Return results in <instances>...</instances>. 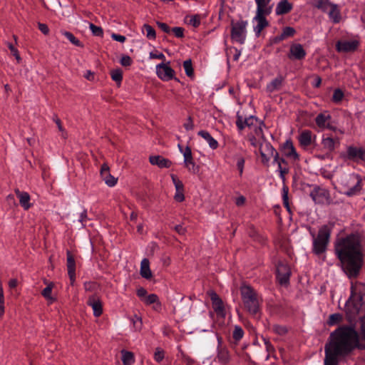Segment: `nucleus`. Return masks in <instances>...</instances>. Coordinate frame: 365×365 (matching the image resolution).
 I'll return each instance as SVG.
<instances>
[{
	"label": "nucleus",
	"mask_w": 365,
	"mask_h": 365,
	"mask_svg": "<svg viewBox=\"0 0 365 365\" xmlns=\"http://www.w3.org/2000/svg\"><path fill=\"white\" fill-rule=\"evenodd\" d=\"M291 274L290 269L284 262H279L277 265V277L281 284L286 285L289 282Z\"/></svg>",
	"instance_id": "nucleus-10"
},
{
	"label": "nucleus",
	"mask_w": 365,
	"mask_h": 365,
	"mask_svg": "<svg viewBox=\"0 0 365 365\" xmlns=\"http://www.w3.org/2000/svg\"><path fill=\"white\" fill-rule=\"evenodd\" d=\"M282 78H276L272 81L267 86V90L269 93H274L279 91L282 85Z\"/></svg>",
	"instance_id": "nucleus-35"
},
{
	"label": "nucleus",
	"mask_w": 365,
	"mask_h": 365,
	"mask_svg": "<svg viewBox=\"0 0 365 365\" xmlns=\"http://www.w3.org/2000/svg\"><path fill=\"white\" fill-rule=\"evenodd\" d=\"M156 73L163 81H169L174 76L173 69L168 63H159L156 66Z\"/></svg>",
	"instance_id": "nucleus-11"
},
{
	"label": "nucleus",
	"mask_w": 365,
	"mask_h": 365,
	"mask_svg": "<svg viewBox=\"0 0 365 365\" xmlns=\"http://www.w3.org/2000/svg\"><path fill=\"white\" fill-rule=\"evenodd\" d=\"M361 337L365 341V317L361 319ZM356 347L364 348L360 344L355 329L351 327H341L330 335V340L325 346L324 365H337L340 358Z\"/></svg>",
	"instance_id": "nucleus-1"
},
{
	"label": "nucleus",
	"mask_w": 365,
	"mask_h": 365,
	"mask_svg": "<svg viewBox=\"0 0 365 365\" xmlns=\"http://www.w3.org/2000/svg\"><path fill=\"white\" fill-rule=\"evenodd\" d=\"M4 294L3 290V287L1 283L0 282V317H1L4 314Z\"/></svg>",
	"instance_id": "nucleus-44"
},
{
	"label": "nucleus",
	"mask_w": 365,
	"mask_h": 365,
	"mask_svg": "<svg viewBox=\"0 0 365 365\" xmlns=\"http://www.w3.org/2000/svg\"><path fill=\"white\" fill-rule=\"evenodd\" d=\"M248 22L244 20L231 22V38L235 42L243 44L247 37Z\"/></svg>",
	"instance_id": "nucleus-8"
},
{
	"label": "nucleus",
	"mask_w": 365,
	"mask_h": 365,
	"mask_svg": "<svg viewBox=\"0 0 365 365\" xmlns=\"http://www.w3.org/2000/svg\"><path fill=\"white\" fill-rule=\"evenodd\" d=\"M316 140V135L309 130H303L299 135V141L303 148L313 144Z\"/></svg>",
	"instance_id": "nucleus-19"
},
{
	"label": "nucleus",
	"mask_w": 365,
	"mask_h": 365,
	"mask_svg": "<svg viewBox=\"0 0 365 365\" xmlns=\"http://www.w3.org/2000/svg\"><path fill=\"white\" fill-rule=\"evenodd\" d=\"M172 181L175 188L174 199L177 202H182L184 197V185L175 175H171Z\"/></svg>",
	"instance_id": "nucleus-17"
},
{
	"label": "nucleus",
	"mask_w": 365,
	"mask_h": 365,
	"mask_svg": "<svg viewBox=\"0 0 365 365\" xmlns=\"http://www.w3.org/2000/svg\"><path fill=\"white\" fill-rule=\"evenodd\" d=\"M244 336V331L241 328V327L236 325L234 328L232 336L233 339L238 341H240Z\"/></svg>",
	"instance_id": "nucleus-40"
},
{
	"label": "nucleus",
	"mask_w": 365,
	"mask_h": 365,
	"mask_svg": "<svg viewBox=\"0 0 365 365\" xmlns=\"http://www.w3.org/2000/svg\"><path fill=\"white\" fill-rule=\"evenodd\" d=\"M327 12H328L330 19L334 23L339 22L341 19V15L336 4H333V5L329 9V10Z\"/></svg>",
	"instance_id": "nucleus-34"
},
{
	"label": "nucleus",
	"mask_w": 365,
	"mask_h": 365,
	"mask_svg": "<svg viewBox=\"0 0 365 365\" xmlns=\"http://www.w3.org/2000/svg\"><path fill=\"white\" fill-rule=\"evenodd\" d=\"M335 252L347 274L349 277L356 275L363 262L359 237L350 235L339 238L335 243Z\"/></svg>",
	"instance_id": "nucleus-2"
},
{
	"label": "nucleus",
	"mask_w": 365,
	"mask_h": 365,
	"mask_svg": "<svg viewBox=\"0 0 365 365\" xmlns=\"http://www.w3.org/2000/svg\"><path fill=\"white\" fill-rule=\"evenodd\" d=\"M183 126L186 130H192L194 129V123L191 117L187 118Z\"/></svg>",
	"instance_id": "nucleus-54"
},
{
	"label": "nucleus",
	"mask_w": 365,
	"mask_h": 365,
	"mask_svg": "<svg viewBox=\"0 0 365 365\" xmlns=\"http://www.w3.org/2000/svg\"><path fill=\"white\" fill-rule=\"evenodd\" d=\"M342 319V317L339 314H333L329 316L328 324L329 325H334L339 323Z\"/></svg>",
	"instance_id": "nucleus-46"
},
{
	"label": "nucleus",
	"mask_w": 365,
	"mask_h": 365,
	"mask_svg": "<svg viewBox=\"0 0 365 365\" xmlns=\"http://www.w3.org/2000/svg\"><path fill=\"white\" fill-rule=\"evenodd\" d=\"M273 163L277 165V172L283 169V167L287 166L286 161L283 158H279V154L275 155Z\"/></svg>",
	"instance_id": "nucleus-43"
},
{
	"label": "nucleus",
	"mask_w": 365,
	"mask_h": 365,
	"mask_svg": "<svg viewBox=\"0 0 365 365\" xmlns=\"http://www.w3.org/2000/svg\"><path fill=\"white\" fill-rule=\"evenodd\" d=\"M359 43L357 40H343L336 43V50L339 52H352L354 51Z\"/></svg>",
	"instance_id": "nucleus-13"
},
{
	"label": "nucleus",
	"mask_w": 365,
	"mask_h": 365,
	"mask_svg": "<svg viewBox=\"0 0 365 365\" xmlns=\"http://www.w3.org/2000/svg\"><path fill=\"white\" fill-rule=\"evenodd\" d=\"M76 263L73 257L68 252L67 253V268H68V274L70 278L71 283L75 281L76 279Z\"/></svg>",
	"instance_id": "nucleus-27"
},
{
	"label": "nucleus",
	"mask_w": 365,
	"mask_h": 365,
	"mask_svg": "<svg viewBox=\"0 0 365 365\" xmlns=\"http://www.w3.org/2000/svg\"><path fill=\"white\" fill-rule=\"evenodd\" d=\"M330 118L329 115L321 113L317 116L316 123L322 129L327 128L334 130L335 128L329 123Z\"/></svg>",
	"instance_id": "nucleus-23"
},
{
	"label": "nucleus",
	"mask_w": 365,
	"mask_h": 365,
	"mask_svg": "<svg viewBox=\"0 0 365 365\" xmlns=\"http://www.w3.org/2000/svg\"><path fill=\"white\" fill-rule=\"evenodd\" d=\"M292 4L287 0H281L276 6L275 13L277 15H283L289 13L292 9Z\"/></svg>",
	"instance_id": "nucleus-25"
},
{
	"label": "nucleus",
	"mask_w": 365,
	"mask_h": 365,
	"mask_svg": "<svg viewBox=\"0 0 365 365\" xmlns=\"http://www.w3.org/2000/svg\"><path fill=\"white\" fill-rule=\"evenodd\" d=\"M137 295L140 298L141 301L143 300L148 295V292L143 287L139 288L137 290Z\"/></svg>",
	"instance_id": "nucleus-57"
},
{
	"label": "nucleus",
	"mask_w": 365,
	"mask_h": 365,
	"mask_svg": "<svg viewBox=\"0 0 365 365\" xmlns=\"http://www.w3.org/2000/svg\"><path fill=\"white\" fill-rule=\"evenodd\" d=\"M182 154L183 155L184 160L192 158L191 149L188 146L182 151Z\"/></svg>",
	"instance_id": "nucleus-56"
},
{
	"label": "nucleus",
	"mask_w": 365,
	"mask_h": 365,
	"mask_svg": "<svg viewBox=\"0 0 365 365\" xmlns=\"http://www.w3.org/2000/svg\"><path fill=\"white\" fill-rule=\"evenodd\" d=\"M88 304L92 307L93 315L99 317L103 312L102 302L100 298L96 295H91L88 297Z\"/></svg>",
	"instance_id": "nucleus-18"
},
{
	"label": "nucleus",
	"mask_w": 365,
	"mask_h": 365,
	"mask_svg": "<svg viewBox=\"0 0 365 365\" xmlns=\"http://www.w3.org/2000/svg\"><path fill=\"white\" fill-rule=\"evenodd\" d=\"M345 310L349 321L365 311V284L353 283L351 287V296L346 303Z\"/></svg>",
	"instance_id": "nucleus-3"
},
{
	"label": "nucleus",
	"mask_w": 365,
	"mask_h": 365,
	"mask_svg": "<svg viewBox=\"0 0 365 365\" xmlns=\"http://www.w3.org/2000/svg\"><path fill=\"white\" fill-rule=\"evenodd\" d=\"M332 5L329 0H319L315 6L323 11H327Z\"/></svg>",
	"instance_id": "nucleus-38"
},
{
	"label": "nucleus",
	"mask_w": 365,
	"mask_h": 365,
	"mask_svg": "<svg viewBox=\"0 0 365 365\" xmlns=\"http://www.w3.org/2000/svg\"><path fill=\"white\" fill-rule=\"evenodd\" d=\"M174 35L178 38H181L183 36L184 30L181 27H175L172 29Z\"/></svg>",
	"instance_id": "nucleus-55"
},
{
	"label": "nucleus",
	"mask_w": 365,
	"mask_h": 365,
	"mask_svg": "<svg viewBox=\"0 0 365 365\" xmlns=\"http://www.w3.org/2000/svg\"><path fill=\"white\" fill-rule=\"evenodd\" d=\"M173 229L180 235H184L185 233V228L181 225H178L173 227Z\"/></svg>",
	"instance_id": "nucleus-64"
},
{
	"label": "nucleus",
	"mask_w": 365,
	"mask_h": 365,
	"mask_svg": "<svg viewBox=\"0 0 365 365\" xmlns=\"http://www.w3.org/2000/svg\"><path fill=\"white\" fill-rule=\"evenodd\" d=\"M9 48L11 52L12 53V54L15 56L16 59L18 61H19L21 60V57L18 53L17 49L12 44H9Z\"/></svg>",
	"instance_id": "nucleus-61"
},
{
	"label": "nucleus",
	"mask_w": 365,
	"mask_h": 365,
	"mask_svg": "<svg viewBox=\"0 0 365 365\" xmlns=\"http://www.w3.org/2000/svg\"><path fill=\"white\" fill-rule=\"evenodd\" d=\"M142 302L146 305H152V309L155 312H159L162 309L161 302L155 294H148Z\"/></svg>",
	"instance_id": "nucleus-21"
},
{
	"label": "nucleus",
	"mask_w": 365,
	"mask_h": 365,
	"mask_svg": "<svg viewBox=\"0 0 365 365\" xmlns=\"http://www.w3.org/2000/svg\"><path fill=\"white\" fill-rule=\"evenodd\" d=\"M140 274L142 277L147 279H150L153 276L150 269V262L147 258L143 259L140 262Z\"/></svg>",
	"instance_id": "nucleus-28"
},
{
	"label": "nucleus",
	"mask_w": 365,
	"mask_h": 365,
	"mask_svg": "<svg viewBox=\"0 0 365 365\" xmlns=\"http://www.w3.org/2000/svg\"><path fill=\"white\" fill-rule=\"evenodd\" d=\"M149 56H150V58H158V59H161V60L165 59V56L163 53L150 52Z\"/></svg>",
	"instance_id": "nucleus-58"
},
{
	"label": "nucleus",
	"mask_w": 365,
	"mask_h": 365,
	"mask_svg": "<svg viewBox=\"0 0 365 365\" xmlns=\"http://www.w3.org/2000/svg\"><path fill=\"white\" fill-rule=\"evenodd\" d=\"M208 294L212 301V307H213L215 312L219 316L224 317L225 316V306H224V304H223L222 299L213 291H210L208 292Z\"/></svg>",
	"instance_id": "nucleus-12"
},
{
	"label": "nucleus",
	"mask_w": 365,
	"mask_h": 365,
	"mask_svg": "<svg viewBox=\"0 0 365 365\" xmlns=\"http://www.w3.org/2000/svg\"><path fill=\"white\" fill-rule=\"evenodd\" d=\"M322 144L325 150L331 152L334 150L335 146L339 144V141L338 139L335 140L331 137L323 135Z\"/></svg>",
	"instance_id": "nucleus-26"
},
{
	"label": "nucleus",
	"mask_w": 365,
	"mask_h": 365,
	"mask_svg": "<svg viewBox=\"0 0 365 365\" xmlns=\"http://www.w3.org/2000/svg\"><path fill=\"white\" fill-rule=\"evenodd\" d=\"M341 184L343 187L339 192L350 197L360 193L364 182L358 175L348 174L341 177Z\"/></svg>",
	"instance_id": "nucleus-6"
},
{
	"label": "nucleus",
	"mask_w": 365,
	"mask_h": 365,
	"mask_svg": "<svg viewBox=\"0 0 365 365\" xmlns=\"http://www.w3.org/2000/svg\"><path fill=\"white\" fill-rule=\"evenodd\" d=\"M62 34L73 45L81 46V42L71 32L63 31Z\"/></svg>",
	"instance_id": "nucleus-42"
},
{
	"label": "nucleus",
	"mask_w": 365,
	"mask_h": 365,
	"mask_svg": "<svg viewBox=\"0 0 365 365\" xmlns=\"http://www.w3.org/2000/svg\"><path fill=\"white\" fill-rule=\"evenodd\" d=\"M164 351L160 348H157L154 353V359L157 362H160L164 359Z\"/></svg>",
	"instance_id": "nucleus-50"
},
{
	"label": "nucleus",
	"mask_w": 365,
	"mask_h": 365,
	"mask_svg": "<svg viewBox=\"0 0 365 365\" xmlns=\"http://www.w3.org/2000/svg\"><path fill=\"white\" fill-rule=\"evenodd\" d=\"M257 146L261 155V162L264 165H268L271 158L274 159L275 155L278 154L271 143L267 141L264 137L263 140H259L258 144L255 147Z\"/></svg>",
	"instance_id": "nucleus-9"
},
{
	"label": "nucleus",
	"mask_w": 365,
	"mask_h": 365,
	"mask_svg": "<svg viewBox=\"0 0 365 365\" xmlns=\"http://www.w3.org/2000/svg\"><path fill=\"white\" fill-rule=\"evenodd\" d=\"M183 67L185 71V73L188 76H192L193 75V69L192 66V63L190 60H187L183 63Z\"/></svg>",
	"instance_id": "nucleus-45"
},
{
	"label": "nucleus",
	"mask_w": 365,
	"mask_h": 365,
	"mask_svg": "<svg viewBox=\"0 0 365 365\" xmlns=\"http://www.w3.org/2000/svg\"><path fill=\"white\" fill-rule=\"evenodd\" d=\"M185 166L187 168L190 172L193 173L197 171V168L193 161L192 158L184 160Z\"/></svg>",
	"instance_id": "nucleus-41"
},
{
	"label": "nucleus",
	"mask_w": 365,
	"mask_h": 365,
	"mask_svg": "<svg viewBox=\"0 0 365 365\" xmlns=\"http://www.w3.org/2000/svg\"><path fill=\"white\" fill-rule=\"evenodd\" d=\"M122 361L124 365H131L134 362L133 354L130 351H123Z\"/></svg>",
	"instance_id": "nucleus-37"
},
{
	"label": "nucleus",
	"mask_w": 365,
	"mask_h": 365,
	"mask_svg": "<svg viewBox=\"0 0 365 365\" xmlns=\"http://www.w3.org/2000/svg\"><path fill=\"white\" fill-rule=\"evenodd\" d=\"M157 25L165 33L169 34L171 31L170 27L165 23L157 22Z\"/></svg>",
	"instance_id": "nucleus-60"
},
{
	"label": "nucleus",
	"mask_w": 365,
	"mask_h": 365,
	"mask_svg": "<svg viewBox=\"0 0 365 365\" xmlns=\"http://www.w3.org/2000/svg\"><path fill=\"white\" fill-rule=\"evenodd\" d=\"M347 158L352 160H365V150L362 148L349 146L347 148Z\"/></svg>",
	"instance_id": "nucleus-16"
},
{
	"label": "nucleus",
	"mask_w": 365,
	"mask_h": 365,
	"mask_svg": "<svg viewBox=\"0 0 365 365\" xmlns=\"http://www.w3.org/2000/svg\"><path fill=\"white\" fill-rule=\"evenodd\" d=\"M150 163L152 165H158L159 168H169L171 163L168 159H165L160 155H154L150 157Z\"/></svg>",
	"instance_id": "nucleus-29"
},
{
	"label": "nucleus",
	"mask_w": 365,
	"mask_h": 365,
	"mask_svg": "<svg viewBox=\"0 0 365 365\" xmlns=\"http://www.w3.org/2000/svg\"><path fill=\"white\" fill-rule=\"evenodd\" d=\"M200 24V16L197 15L191 16L189 19V24L194 27H197Z\"/></svg>",
	"instance_id": "nucleus-51"
},
{
	"label": "nucleus",
	"mask_w": 365,
	"mask_h": 365,
	"mask_svg": "<svg viewBox=\"0 0 365 365\" xmlns=\"http://www.w3.org/2000/svg\"><path fill=\"white\" fill-rule=\"evenodd\" d=\"M15 192L19 199L21 205L24 207V209H29L31 205L30 203V196L29 193L26 192H21L19 190H16Z\"/></svg>",
	"instance_id": "nucleus-30"
},
{
	"label": "nucleus",
	"mask_w": 365,
	"mask_h": 365,
	"mask_svg": "<svg viewBox=\"0 0 365 365\" xmlns=\"http://www.w3.org/2000/svg\"><path fill=\"white\" fill-rule=\"evenodd\" d=\"M253 30L257 36H259L262 31L268 26V21L265 16L256 14L252 19Z\"/></svg>",
	"instance_id": "nucleus-15"
},
{
	"label": "nucleus",
	"mask_w": 365,
	"mask_h": 365,
	"mask_svg": "<svg viewBox=\"0 0 365 365\" xmlns=\"http://www.w3.org/2000/svg\"><path fill=\"white\" fill-rule=\"evenodd\" d=\"M111 38L114 41H118V42H120V43H124L125 41V39H126L124 36H122V35H120V34H114V33H113L111 34Z\"/></svg>",
	"instance_id": "nucleus-59"
},
{
	"label": "nucleus",
	"mask_w": 365,
	"mask_h": 365,
	"mask_svg": "<svg viewBox=\"0 0 365 365\" xmlns=\"http://www.w3.org/2000/svg\"><path fill=\"white\" fill-rule=\"evenodd\" d=\"M241 295L245 308L252 314H255L259 310V297L257 292L250 286L241 287Z\"/></svg>",
	"instance_id": "nucleus-7"
},
{
	"label": "nucleus",
	"mask_w": 365,
	"mask_h": 365,
	"mask_svg": "<svg viewBox=\"0 0 365 365\" xmlns=\"http://www.w3.org/2000/svg\"><path fill=\"white\" fill-rule=\"evenodd\" d=\"M244 165H245L244 158H240L237 162V169L239 170L240 174H242L243 172Z\"/></svg>",
	"instance_id": "nucleus-62"
},
{
	"label": "nucleus",
	"mask_w": 365,
	"mask_h": 365,
	"mask_svg": "<svg viewBox=\"0 0 365 365\" xmlns=\"http://www.w3.org/2000/svg\"><path fill=\"white\" fill-rule=\"evenodd\" d=\"M143 32L146 35V36L150 39L155 38V31L154 29L148 24H145L143 26Z\"/></svg>",
	"instance_id": "nucleus-39"
},
{
	"label": "nucleus",
	"mask_w": 365,
	"mask_h": 365,
	"mask_svg": "<svg viewBox=\"0 0 365 365\" xmlns=\"http://www.w3.org/2000/svg\"><path fill=\"white\" fill-rule=\"evenodd\" d=\"M305 56L306 52L301 44L295 43L291 46L290 58L300 60L304 58Z\"/></svg>",
	"instance_id": "nucleus-24"
},
{
	"label": "nucleus",
	"mask_w": 365,
	"mask_h": 365,
	"mask_svg": "<svg viewBox=\"0 0 365 365\" xmlns=\"http://www.w3.org/2000/svg\"><path fill=\"white\" fill-rule=\"evenodd\" d=\"M101 176L105 183L109 187H113L117 183V178H114L109 173V167L103 164L101 169Z\"/></svg>",
	"instance_id": "nucleus-20"
},
{
	"label": "nucleus",
	"mask_w": 365,
	"mask_h": 365,
	"mask_svg": "<svg viewBox=\"0 0 365 365\" xmlns=\"http://www.w3.org/2000/svg\"><path fill=\"white\" fill-rule=\"evenodd\" d=\"M284 155L292 160H297L299 158L292 143L289 140L286 141L283 146Z\"/></svg>",
	"instance_id": "nucleus-22"
},
{
	"label": "nucleus",
	"mask_w": 365,
	"mask_h": 365,
	"mask_svg": "<svg viewBox=\"0 0 365 365\" xmlns=\"http://www.w3.org/2000/svg\"><path fill=\"white\" fill-rule=\"evenodd\" d=\"M197 134L206 140L212 149H216L218 147L217 141L211 136L209 132L206 130H200Z\"/></svg>",
	"instance_id": "nucleus-31"
},
{
	"label": "nucleus",
	"mask_w": 365,
	"mask_h": 365,
	"mask_svg": "<svg viewBox=\"0 0 365 365\" xmlns=\"http://www.w3.org/2000/svg\"><path fill=\"white\" fill-rule=\"evenodd\" d=\"M120 63L123 66H129L133 63V61L129 56L124 55L120 58Z\"/></svg>",
	"instance_id": "nucleus-52"
},
{
	"label": "nucleus",
	"mask_w": 365,
	"mask_h": 365,
	"mask_svg": "<svg viewBox=\"0 0 365 365\" xmlns=\"http://www.w3.org/2000/svg\"><path fill=\"white\" fill-rule=\"evenodd\" d=\"M44 283L47 286L45 289H43L41 294L48 302L49 304H51L56 301V298L51 295L53 283L48 282L47 281H44Z\"/></svg>",
	"instance_id": "nucleus-32"
},
{
	"label": "nucleus",
	"mask_w": 365,
	"mask_h": 365,
	"mask_svg": "<svg viewBox=\"0 0 365 365\" xmlns=\"http://www.w3.org/2000/svg\"><path fill=\"white\" fill-rule=\"evenodd\" d=\"M89 28L92 32V34L96 36H101L103 34V29L100 26H97L93 24H90Z\"/></svg>",
	"instance_id": "nucleus-47"
},
{
	"label": "nucleus",
	"mask_w": 365,
	"mask_h": 365,
	"mask_svg": "<svg viewBox=\"0 0 365 365\" xmlns=\"http://www.w3.org/2000/svg\"><path fill=\"white\" fill-rule=\"evenodd\" d=\"M111 78L115 82H120L123 78L121 71L119 69L113 71L111 72Z\"/></svg>",
	"instance_id": "nucleus-48"
},
{
	"label": "nucleus",
	"mask_w": 365,
	"mask_h": 365,
	"mask_svg": "<svg viewBox=\"0 0 365 365\" xmlns=\"http://www.w3.org/2000/svg\"><path fill=\"white\" fill-rule=\"evenodd\" d=\"M86 217H87V215H86V211H83L79 214V216L78 218V222L81 224L82 227L84 226L83 222L86 220Z\"/></svg>",
	"instance_id": "nucleus-63"
},
{
	"label": "nucleus",
	"mask_w": 365,
	"mask_h": 365,
	"mask_svg": "<svg viewBox=\"0 0 365 365\" xmlns=\"http://www.w3.org/2000/svg\"><path fill=\"white\" fill-rule=\"evenodd\" d=\"M236 125L240 130L245 128L250 130L249 139L252 145L256 146L258 144L259 140H263L262 128L264 124L255 116L250 115L247 118H243L237 114Z\"/></svg>",
	"instance_id": "nucleus-4"
},
{
	"label": "nucleus",
	"mask_w": 365,
	"mask_h": 365,
	"mask_svg": "<svg viewBox=\"0 0 365 365\" xmlns=\"http://www.w3.org/2000/svg\"><path fill=\"white\" fill-rule=\"evenodd\" d=\"M133 323V326L135 330H140L142 327V319L141 318L135 316V317L132 319Z\"/></svg>",
	"instance_id": "nucleus-53"
},
{
	"label": "nucleus",
	"mask_w": 365,
	"mask_h": 365,
	"mask_svg": "<svg viewBox=\"0 0 365 365\" xmlns=\"http://www.w3.org/2000/svg\"><path fill=\"white\" fill-rule=\"evenodd\" d=\"M257 5L256 14L267 16L269 15L273 8L271 0H255Z\"/></svg>",
	"instance_id": "nucleus-14"
},
{
	"label": "nucleus",
	"mask_w": 365,
	"mask_h": 365,
	"mask_svg": "<svg viewBox=\"0 0 365 365\" xmlns=\"http://www.w3.org/2000/svg\"><path fill=\"white\" fill-rule=\"evenodd\" d=\"M332 226L324 225L319 227L318 233L309 230L312 238V251L317 255H320L326 252L329 243Z\"/></svg>",
	"instance_id": "nucleus-5"
},
{
	"label": "nucleus",
	"mask_w": 365,
	"mask_h": 365,
	"mask_svg": "<svg viewBox=\"0 0 365 365\" xmlns=\"http://www.w3.org/2000/svg\"><path fill=\"white\" fill-rule=\"evenodd\" d=\"M218 346H217V358L218 361L221 363H226L229 360V353L228 351L220 346V339L218 338Z\"/></svg>",
	"instance_id": "nucleus-33"
},
{
	"label": "nucleus",
	"mask_w": 365,
	"mask_h": 365,
	"mask_svg": "<svg viewBox=\"0 0 365 365\" xmlns=\"http://www.w3.org/2000/svg\"><path fill=\"white\" fill-rule=\"evenodd\" d=\"M344 97V93L340 89H336L334 92L332 100L336 102H340Z\"/></svg>",
	"instance_id": "nucleus-49"
},
{
	"label": "nucleus",
	"mask_w": 365,
	"mask_h": 365,
	"mask_svg": "<svg viewBox=\"0 0 365 365\" xmlns=\"http://www.w3.org/2000/svg\"><path fill=\"white\" fill-rule=\"evenodd\" d=\"M295 34V30L294 28L290 26H287L283 29L282 34L276 36L274 38L275 42L281 41L288 37L292 36Z\"/></svg>",
	"instance_id": "nucleus-36"
}]
</instances>
